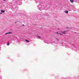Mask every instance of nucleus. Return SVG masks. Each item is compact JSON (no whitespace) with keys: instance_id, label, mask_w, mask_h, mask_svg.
<instances>
[{"instance_id":"nucleus-1","label":"nucleus","mask_w":79,"mask_h":79,"mask_svg":"<svg viewBox=\"0 0 79 79\" xmlns=\"http://www.w3.org/2000/svg\"><path fill=\"white\" fill-rule=\"evenodd\" d=\"M66 32H67V31H61V33L62 34H66Z\"/></svg>"},{"instance_id":"nucleus-2","label":"nucleus","mask_w":79,"mask_h":79,"mask_svg":"<svg viewBox=\"0 0 79 79\" xmlns=\"http://www.w3.org/2000/svg\"><path fill=\"white\" fill-rule=\"evenodd\" d=\"M12 33V32H8V33H6L5 34H6H6H11Z\"/></svg>"},{"instance_id":"nucleus-3","label":"nucleus","mask_w":79,"mask_h":79,"mask_svg":"<svg viewBox=\"0 0 79 79\" xmlns=\"http://www.w3.org/2000/svg\"><path fill=\"white\" fill-rule=\"evenodd\" d=\"M70 2L71 3H74V1L73 0H70Z\"/></svg>"},{"instance_id":"nucleus-4","label":"nucleus","mask_w":79,"mask_h":79,"mask_svg":"<svg viewBox=\"0 0 79 79\" xmlns=\"http://www.w3.org/2000/svg\"><path fill=\"white\" fill-rule=\"evenodd\" d=\"M25 41H26L27 43H29V41L27 40H25Z\"/></svg>"},{"instance_id":"nucleus-5","label":"nucleus","mask_w":79,"mask_h":79,"mask_svg":"<svg viewBox=\"0 0 79 79\" xmlns=\"http://www.w3.org/2000/svg\"><path fill=\"white\" fill-rule=\"evenodd\" d=\"M1 12H2V13H5V10H1Z\"/></svg>"},{"instance_id":"nucleus-6","label":"nucleus","mask_w":79,"mask_h":79,"mask_svg":"<svg viewBox=\"0 0 79 79\" xmlns=\"http://www.w3.org/2000/svg\"><path fill=\"white\" fill-rule=\"evenodd\" d=\"M65 13H68V11L67 10V11H64Z\"/></svg>"},{"instance_id":"nucleus-7","label":"nucleus","mask_w":79,"mask_h":79,"mask_svg":"<svg viewBox=\"0 0 79 79\" xmlns=\"http://www.w3.org/2000/svg\"><path fill=\"white\" fill-rule=\"evenodd\" d=\"M37 37H39V39H41V37H40V36H37Z\"/></svg>"},{"instance_id":"nucleus-8","label":"nucleus","mask_w":79,"mask_h":79,"mask_svg":"<svg viewBox=\"0 0 79 79\" xmlns=\"http://www.w3.org/2000/svg\"><path fill=\"white\" fill-rule=\"evenodd\" d=\"M10 45V43H9V42H8L7 43V45Z\"/></svg>"},{"instance_id":"nucleus-9","label":"nucleus","mask_w":79,"mask_h":79,"mask_svg":"<svg viewBox=\"0 0 79 79\" xmlns=\"http://www.w3.org/2000/svg\"><path fill=\"white\" fill-rule=\"evenodd\" d=\"M58 34H59V35H62V34L61 33H58Z\"/></svg>"},{"instance_id":"nucleus-10","label":"nucleus","mask_w":79,"mask_h":79,"mask_svg":"<svg viewBox=\"0 0 79 79\" xmlns=\"http://www.w3.org/2000/svg\"><path fill=\"white\" fill-rule=\"evenodd\" d=\"M18 23V22H15V23Z\"/></svg>"},{"instance_id":"nucleus-11","label":"nucleus","mask_w":79,"mask_h":79,"mask_svg":"<svg viewBox=\"0 0 79 79\" xmlns=\"http://www.w3.org/2000/svg\"><path fill=\"white\" fill-rule=\"evenodd\" d=\"M56 34H58V32H57L56 33Z\"/></svg>"},{"instance_id":"nucleus-12","label":"nucleus","mask_w":79,"mask_h":79,"mask_svg":"<svg viewBox=\"0 0 79 79\" xmlns=\"http://www.w3.org/2000/svg\"><path fill=\"white\" fill-rule=\"evenodd\" d=\"M67 29H68V27H66Z\"/></svg>"},{"instance_id":"nucleus-13","label":"nucleus","mask_w":79,"mask_h":79,"mask_svg":"<svg viewBox=\"0 0 79 79\" xmlns=\"http://www.w3.org/2000/svg\"><path fill=\"white\" fill-rule=\"evenodd\" d=\"M4 1H6V0H3Z\"/></svg>"},{"instance_id":"nucleus-14","label":"nucleus","mask_w":79,"mask_h":79,"mask_svg":"<svg viewBox=\"0 0 79 79\" xmlns=\"http://www.w3.org/2000/svg\"><path fill=\"white\" fill-rule=\"evenodd\" d=\"M0 14H1V15H2V13H0Z\"/></svg>"},{"instance_id":"nucleus-15","label":"nucleus","mask_w":79,"mask_h":79,"mask_svg":"<svg viewBox=\"0 0 79 79\" xmlns=\"http://www.w3.org/2000/svg\"><path fill=\"white\" fill-rule=\"evenodd\" d=\"M24 26V25L23 24V26Z\"/></svg>"}]
</instances>
